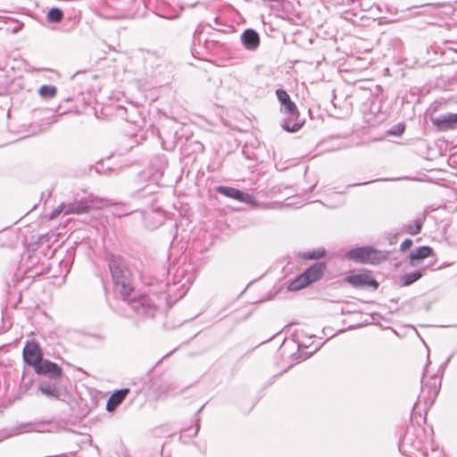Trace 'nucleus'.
Wrapping results in <instances>:
<instances>
[{
  "mask_svg": "<svg viewBox=\"0 0 457 457\" xmlns=\"http://www.w3.org/2000/svg\"><path fill=\"white\" fill-rule=\"evenodd\" d=\"M325 255L324 249H316L312 251L304 252L301 254L302 258L306 260H317Z\"/></svg>",
  "mask_w": 457,
  "mask_h": 457,
  "instance_id": "22",
  "label": "nucleus"
},
{
  "mask_svg": "<svg viewBox=\"0 0 457 457\" xmlns=\"http://www.w3.org/2000/svg\"><path fill=\"white\" fill-rule=\"evenodd\" d=\"M35 371L37 374L48 376L51 379H57L62 377V369L56 363L48 360H42Z\"/></svg>",
  "mask_w": 457,
  "mask_h": 457,
  "instance_id": "8",
  "label": "nucleus"
},
{
  "mask_svg": "<svg viewBox=\"0 0 457 457\" xmlns=\"http://www.w3.org/2000/svg\"><path fill=\"white\" fill-rule=\"evenodd\" d=\"M436 5H437V6H444V5H445V4H437Z\"/></svg>",
  "mask_w": 457,
  "mask_h": 457,
  "instance_id": "32",
  "label": "nucleus"
},
{
  "mask_svg": "<svg viewBox=\"0 0 457 457\" xmlns=\"http://www.w3.org/2000/svg\"><path fill=\"white\" fill-rule=\"evenodd\" d=\"M281 112L287 116L282 122V128L285 130L296 132L304 124V120L299 118V112L294 102L290 101L282 105Z\"/></svg>",
  "mask_w": 457,
  "mask_h": 457,
  "instance_id": "2",
  "label": "nucleus"
},
{
  "mask_svg": "<svg viewBox=\"0 0 457 457\" xmlns=\"http://www.w3.org/2000/svg\"><path fill=\"white\" fill-rule=\"evenodd\" d=\"M162 145L164 150H168V151H170L175 147L174 143L167 144L164 140L162 141Z\"/></svg>",
  "mask_w": 457,
  "mask_h": 457,
  "instance_id": "28",
  "label": "nucleus"
},
{
  "mask_svg": "<svg viewBox=\"0 0 457 457\" xmlns=\"http://www.w3.org/2000/svg\"><path fill=\"white\" fill-rule=\"evenodd\" d=\"M455 52H457V48H456Z\"/></svg>",
  "mask_w": 457,
  "mask_h": 457,
  "instance_id": "34",
  "label": "nucleus"
},
{
  "mask_svg": "<svg viewBox=\"0 0 457 457\" xmlns=\"http://www.w3.org/2000/svg\"><path fill=\"white\" fill-rule=\"evenodd\" d=\"M455 52H457V48H456Z\"/></svg>",
  "mask_w": 457,
  "mask_h": 457,
  "instance_id": "33",
  "label": "nucleus"
},
{
  "mask_svg": "<svg viewBox=\"0 0 457 457\" xmlns=\"http://www.w3.org/2000/svg\"><path fill=\"white\" fill-rule=\"evenodd\" d=\"M64 214H81L87 212L90 209V204L87 200L74 201L65 204Z\"/></svg>",
  "mask_w": 457,
  "mask_h": 457,
  "instance_id": "11",
  "label": "nucleus"
},
{
  "mask_svg": "<svg viewBox=\"0 0 457 457\" xmlns=\"http://www.w3.org/2000/svg\"><path fill=\"white\" fill-rule=\"evenodd\" d=\"M216 191L225 196L238 200V195H240V190L230 187H224V186H219L216 188Z\"/></svg>",
  "mask_w": 457,
  "mask_h": 457,
  "instance_id": "18",
  "label": "nucleus"
},
{
  "mask_svg": "<svg viewBox=\"0 0 457 457\" xmlns=\"http://www.w3.org/2000/svg\"><path fill=\"white\" fill-rule=\"evenodd\" d=\"M129 392L128 388L115 391L107 401L106 410L110 412L113 411L123 402Z\"/></svg>",
  "mask_w": 457,
  "mask_h": 457,
  "instance_id": "12",
  "label": "nucleus"
},
{
  "mask_svg": "<svg viewBox=\"0 0 457 457\" xmlns=\"http://www.w3.org/2000/svg\"><path fill=\"white\" fill-rule=\"evenodd\" d=\"M155 214H156V215H158V216H160V218H161V219H162V215L161 213L156 212Z\"/></svg>",
  "mask_w": 457,
  "mask_h": 457,
  "instance_id": "31",
  "label": "nucleus"
},
{
  "mask_svg": "<svg viewBox=\"0 0 457 457\" xmlns=\"http://www.w3.org/2000/svg\"><path fill=\"white\" fill-rule=\"evenodd\" d=\"M63 18V12L60 8L54 7L47 12V19L51 22H60Z\"/></svg>",
  "mask_w": 457,
  "mask_h": 457,
  "instance_id": "21",
  "label": "nucleus"
},
{
  "mask_svg": "<svg viewBox=\"0 0 457 457\" xmlns=\"http://www.w3.org/2000/svg\"><path fill=\"white\" fill-rule=\"evenodd\" d=\"M65 204H61L58 205L54 211H52L49 214V219L54 220L55 219L60 213L63 212L65 211Z\"/></svg>",
  "mask_w": 457,
  "mask_h": 457,
  "instance_id": "25",
  "label": "nucleus"
},
{
  "mask_svg": "<svg viewBox=\"0 0 457 457\" xmlns=\"http://www.w3.org/2000/svg\"><path fill=\"white\" fill-rule=\"evenodd\" d=\"M241 42L245 49L254 51L260 45L259 34L253 29H247L241 35Z\"/></svg>",
  "mask_w": 457,
  "mask_h": 457,
  "instance_id": "9",
  "label": "nucleus"
},
{
  "mask_svg": "<svg viewBox=\"0 0 457 457\" xmlns=\"http://www.w3.org/2000/svg\"><path fill=\"white\" fill-rule=\"evenodd\" d=\"M345 257L360 263L375 264L378 262V252L371 246H361L350 249L346 252Z\"/></svg>",
  "mask_w": 457,
  "mask_h": 457,
  "instance_id": "4",
  "label": "nucleus"
},
{
  "mask_svg": "<svg viewBox=\"0 0 457 457\" xmlns=\"http://www.w3.org/2000/svg\"><path fill=\"white\" fill-rule=\"evenodd\" d=\"M276 96L281 106L291 101L289 95L284 89H277Z\"/></svg>",
  "mask_w": 457,
  "mask_h": 457,
  "instance_id": "23",
  "label": "nucleus"
},
{
  "mask_svg": "<svg viewBox=\"0 0 457 457\" xmlns=\"http://www.w3.org/2000/svg\"><path fill=\"white\" fill-rule=\"evenodd\" d=\"M161 222H162V220H159V221H158V224H156V225H148V224H147V226H148L150 228H155L159 224H161Z\"/></svg>",
  "mask_w": 457,
  "mask_h": 457,
  "instance_id": "30",
  "label": "nucleus"
},
{
  "mask_svg": "<svg viewBox=\"0 0 457 457\" xmlns=\"http://www.w3.org/2000/svg\"><path fill=\"white\" fill-rule=\"evenodd\" d=\"M325 269L326 266L323 262H316L309 269H307L303 274L305 276L308 283L311 284L319 280L322 277Z\"/></svg>",
  "mask_w": 457,
  "mask_h": 457,
  "instance_id": "10",
  "label": "nucleus"
},
{
  "mask_svg": "<svg viewBox=\"0 0 457 457\" xmlns=\"http://www.w3.org/2000/svg\"><path fill=\"white\" fill-rule=\"evenodd\" d=\"M421 276H422V274L420 271L406 273L401 278L402 285L403 286H410L412 283H414L415 281H417L418 279H420L421 278Z\"/></svg>",
  "mask_w": 457,
  "mask_h": 457,
  "instance_id": "19",
  "label": "nucleus"
},
{
  "mask_svg": "<svg viewBox=\"0 0 457 457\" xmlns=\"http://www.w3.org/2000/svg\"><path fill=\"white\" fill-rule=\"evenodd\" d=\"M38 389L47 397L58 398L60 396V390L54 383L43 381L40 383Z\"/></svg>",
  "mask_w": 457,
  "mask_h": 457,
  "instance_id": "15",
  "label": "nucleus"
},
{
  "mask_svg": "<svg viewBox=\"0 0 457 457\" xmlns=\"http://www.w3.org/2000/svg\"><path fill=\"white\" fill-rule=\"evenodd\" d=\"M421 392L418 397V402H424L425 405H432L436 398L440 386L441 379L437 376H431L429 381L422 380Z\"/></svg>",
  "mask_w": 457,
  "mask_h": 457,
  "instance_id": "3",
  "label": "nucleus"
},
{
  "mask_svg": "<svg viewBox=\"0 0 457 457\" xmlns=\"http://www.w3.org/2000/svg\"><path fill=\"white\" fill-rule=\"evenodd\" d=\"M29 424L22 423L18 426L0 430V441L19 436L25 432Z\"/></svg>",
  "mask_w": 457,
  "mask_h": 457,
  "instance_id": "14",
  "label": "nucleus"
},
{
  "mask_svg": "<svg viewBox=\"0 0 457 457\" xmlns=\"http://www.w3.org/2000/svg\"><path fill=\"white\" fill-rule=\"evenodd\" d=\"M420 230H421V223L419 220L415 221L414 226H409V228H408V231L411 235H416V234L420 233Z\"/></svg>",
  "mask_w": 457,
  "mask_h": 457,
  "instance_id": "26",
  "label": "nucleus"
},
{
  "mask_svg": "<svg viewBox=\"0 0 457 457\" xmlns=\"http://www.w3.org/2000/svg\"><path fill=\"white\" fill-rule=\"evenodd\" d=\"M192 270V267L188 264L178 268L176 271L174 286H179L183 294H186L195 281V278Z\"/></svg>",
  "mask_w": 457,
  "mask_h": 457,
  "instance_id": "5",
  "label": "nucleus"
},
{
  "mask_svg": "<svg viewBox=\"0 0 457 457\" xmlns=\"http://www.w3.org/2000/svg\"><path fill=\"white\" fill-rule=\"evenodd\" d=\"M238 201L245 204H253L255 202V198L253 195L248 193H245L240 190V195H238Z\"/></svg>",
  "mask_w": 457,
  "mask_h": 457,
  "instance_id": "24",
  "label": "nucleus"
},
{
  "mask_svg": "<svg viewBox=\"0 0 457 457\" xmlns=\"http://www.w3.org/2000/svg\"><path fill=\"white\" fill-rule=\"evenodd\" d=\"M436 123L444 129L451 128L453 124L457 123V114L447 113L441 115L436 119Z\"/></svg>",
  "mask_w": 457,
  "mask_h": 457,
  "instance_id": "16",
  "label": "nucleus"
},
{
  "mask_svg": "<svg viewBox=\"0 0 457 457\" xmlns=\"http://www.w3.org/2000/svg\"><path fill=\"white\" fill-rule=\"evenodd\" d=\"M108 264L115 287L126 301L127 305L138 317H154L164 300L163 295L149 294L127 301L126 298L132 291L130 270L120 255L111 254Z\"/></svg>",
  "mask_w": 457,
  "mask_h": 457,
  "instance_id": "1",
  "label": "nucleus"
},
{
  "mask_svg": "<svg viewBox=\"0 0 457 457\" xmlns=\"http://www.w3.org/2000/svg\"><path fill=\"white\" fill-rule=\"evenodd\" d=\"M308 285L309 283L305 276H303V274H301L288 284L287 289L289 291H298Z\"/></svg>",
  "mask_w": 457,
  "mask_h": 457,
  "instance_id": "17",
  "label": "nucleus"
},
{
  "mask_svg": "<svg viewBox=\"0 0 457 457\" xmlns=\"http://www.w3.org/2000/svg\"><path fill=\"white\" fill-rule=\"evenodd\" d=\"M369 182H361V183H356V184H353L351 185V187H355V186H361V185H366L368 184Z\"/></svg>",
  "mask_w": 457,
  "mask_h": 457,
  "instance_id": "29",
  "label": "nucleus"
},
{
  "mask_svg": "<svg viewBox=\"0 0 457 457\" xmlns=\"http://www.w3.org/2000/svg\"><path fill=\"white\" fill-rule=\"evenodd\" d=\"M345 280L354 287H372L377 288L378 284L369 272L352 274L346 277Z\"/></svg>",
  "mask_w": 457,
  "mask_h": 457,
  "instance_id": "6",
  "label": "nucleus"
},
{
  "mask_svg": "<svg viewBox=\"0 0 457 457\" xmlns=\"http://www.w3.org/2000/svg\"><path fill=\"white\" fill-rule=\"evenodd\" d=\"M432 248L429 246H420L415 249L410 254V263L411 266H417L420 260H423L432 253Z\"/></svg>",
  "mask_w": 457,
  "mask_h": 457,
  "instance_id": "13",
  "label": "nucleus"
},
{
  "mask_svg": "<svg viewBox=\"0 0 457 457\" xmlns=\"http://www.w3.org/2000/svg\"><path fill=\"white\" fill-rule=\"evenodd\" d=\"M412 245V240L410 238H406L404 241L402 242L400 248L402 251H405L409 249Z\"/></svg>",
  "mask_w": 457,
  "mask_h": 457,
  "instance_id": "27",
  "label": "nucleus"
},
{
  "mask_svg": "<svg viewBox=\"0 0 457 457\" xmlns=\"http://www.w3.org/2000/svg\"><path fill=\"white\" fill-rule=\"evenodd\" d=\"M24 361L32 366L34 369L37 367L39 362L43 360L40 349L34 343H27L23 348Z\"/></svg>",
  "mask_w": 457,
  "mask_h": 457,
  "instance_id": "7",
  "label": "nucleus"
},
{
  "mask_svg": "<svg viewBox=\"0 0 457 457\" xmlns=\"http://www.w3.org/2000/svg\"><path fill=\"white\" fill-rule=\"evenodd\" d=\"M57 89L53 85H43L39 88V95L44 98H52L56 95Z\"/></svg>",
  "mask_w": 457,
  "mask_h": 457,
  "instance_id": "20",
  "label": "nucleus"
}]
</instances>
